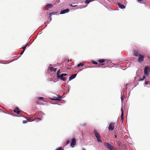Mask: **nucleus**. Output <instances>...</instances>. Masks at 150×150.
<instances>
[{
  "label": "nucleus",
  "instance_id": "f257e3e1",
  "mask_svg": "<svg viewBox=\"0 0 150 150\" xmlns=\"http://www.w3.org/2000/svg\"><path fill=\"white\" fill-rule=\"evenodd\" d=\"M93 133L96 137L97 139V141L98 142H101L102 141L100 138V136L98 132L96 130H95L94 131Z\"/></svg>",
  "mask_w": 150,
  "mask_h": 150
},
{
  "label": "nucleus",
  "instance_id": "f03ea898",
  "mask_svg": "<svg viewBox=\"0 0 150 150\" xmlns=\"http://www.w3.org/2000/svg\"><path fill=\"white\" fill-rule=\"evenodd\" d=\"M150 71V68L147 66L145 67L144 69V74L148 76Z\"/></svg>",
  "mask_w": 150,
  "mask_h": 150
},
{
  "label": "nucleus",
  "instance_id": "7ed1b4c3",
  "mask_svg": "<svg viewBox=\"0 0 150 150\" xmlns=\"http://www.w3.org/2000/svg\"><path fill=\"white\" fill-rule=\"evenodd\" d=\"M105 145L106 147L110 150H116L114 147L108 143H106Z\"/></svg>",
  "mask_w": 150,
  "mask_h": 150
},
{
  "label": "nucleus",
  "instance_id": "20e7f679",
  "mask_svg": "<svg viewBox=\"0 0 150 150\" xmlns=\"http://www.w3.org/2000/svg\"><path fill=\"white\" fill-rule=\"evenodd\" d=\"M115 124V123L114 122H112L110 123V124L108 127V129L109 130H113L114 128Z\"/></svg>",
  "mask_w": 150,
  "mask_h": 150
},
{
  "label": "nucleus",
  "instance_id": "39448f33",
  "mask_svg": "<svg viewBox=\"0 0 150 150\" xmlns=\"http://www.w3.org/2000/svg\"><path fill=\"white\" fill-rule=\"evenodd\" d=\"M139 57L138 59V61L140 63H142L144 60V56L142 55L141 54H140Z\"/></svg>",
  "mask_w": 150,
  "mask_h": 150
},
{
  "label": "nucleus",
  "instance_id": "423d86ee",
  "mask_svg": "<svg viewBox=\"0 0 150 150\" xmlns=\"http://www.w3.org/2000/svg\"><path fill=\"white\" fill-rule=\"evenodd\" d=\"M76 140L75 138L72 139L70 143V145L72 147H74V146L76 145Z\"/></svg>",
  "mask_w": 150,
  "mask_h": 150
},
{
  "label": "nucleus",
  "instance_id": "0eeeda50",
  "mask_svg": "<svg viewBox=\"0 0 150 150\" xmlns=\"http://www.w3.org/2000/svg\"><path fill=\"white\" fill-rule=\"evenodd\" d=\"M61 96H57V97H54L53 98H51V99L53 100L59 101L61 100Z\"/></svg>",
  "mask_w": 150,
  "mask_h": 150
},
{
  "label": "nucleus",
  "instance_id": "6e6552de",
  "mask_svg": "<svg viewBox=\"0 0 150 150\" xmlns=\"http://www.w3.org/2000/svg\"><path fill=\"white\" fill-rule=\"evenodd\" d=\"M57 77V78L60 79L61 80L64 81H65L67 79L66 78L64 77V76H63L61 74L58 76Z\"/></svg>",
  "mask_w": 150,
  "mask_h": 150
},
{
  "label": "nucleus",
  "instance_id": "1a4fd4ad",
  "mask_svg": "<svg viewBox=\"0 0 150 150\" xmlns=\"http://www.w3.org/2000/svg\"><path fill=\"white\" fill-rule=\"evenodd\" d=\"M13 111L14 112L16 113L18 115H19L21 112V111L19 110V108L17 107H16L14 109Z\"/></svg>",
  "mask_w": 150,
  "mask_h": 150
},
{
  "label": "nucleus",
  "instance_id": "9d476101",
  "mask_svg": "<svg viewBox=\"0 0 150 150\" xmlns=\"http://www.w3.org/2000/svg\"><path fill=\"white\" fill-rule=\"evenodd\" d=\"M140 54L139 52L137 50H135L133 52V54L134 56H139Z\"/></svg>",
  "mask_w": 150,
  "mask_h": 150
},
{
  "label": "nucleus",
  "instance_id": "9b49d317",
  "mask_svg": "<svg viewBox=\"0 0 150 150\" xmlns=\"http://www.w3.org/2000/svg\"><path fill=\"white\" fill-rule=\"evenodd\" d=\"M121 150H127V146L125 144H122L120 148Z\"/></svg>",
  "mask_w": 150,
  "mask_h": 150
},
{
  "label": "nucleus",
  "instance_id": "f8f14e48",
  "mask_svg": "<svg viewBox=\"0 0 150 150\" xmlns=\"http://www.w3.org/2000/svg\"><path fill=\"white\" fill-rule=\"evenodd\" d=\"M69 10L68 9H66L62 10L60 12V14H63L68 12Z\"/></svg>",
  "mask_w": 150,
  "mask_h": 150
},
{
  "label": "nucleus",
  "instance_id": "ddd939ff",
  "mask_svg": "<svg viewBox=\"0 0 150 150\" xmlns=\"http://www.w3.org/2000/svg\"><path fill=\"white\" fill-rule=\"evenodd\" d=\"M53 5L50 4H47L46 5V8H50L53 7Z\"/></svg>",
  "mask_w": 150,
  "mask_h": 150
},
{
  "label": "nucleus",
  "instance_id": "4468645a",
  "mask_svg": "<svg viewBox=\"0 0 150 150\" xmlns=\"http://www.w3.org/2000/svg\"><path fill=\"white\" fill-rule=\"evenodd\" d=\"M76 74H74L71 76L69 78V80L71 81L72 79H74L76 76Z\"/></svg>",
  "mask_w": 150,
  "mask_h": 150
},
{
  "label": "nucleus",
  "instance_id": "2eb2a0df",
  "mask_svg": "<svg viewBox=\"0 0 150 150\" xmlns=\"http://www.w3.org/2000/svg\"><path fill=\"white\" fill-rule=\"evenodd\" d=\"M122 144L120 141H117V146H118L120 148Z\"/></svg>",
  "mask_w": 150,
  "mask_h": 150
},
{
  "label": "nucleus",
  "instance_id": "dca6fc26",
  "mask_svg": "<svg viewBox=\"0 0 150 150\" xmlns=\"http://www.w3.org/2000/svg\"><path fill=\"white\" fill-rule=\"evenodd\" d=\"M118 6L121 8L122 9H123L125 8V6H124V5L122 4H121L120 3L118 4Z\"/></svg>",
  "mask_w": 150,
  "mask_h": 150
},
{
  "label": "nucleus",
  "instance_id": "f3484780",
  "mask_svg": "<svg viewBox=\"0 0 150 150\" xmlns=\"http://www.w3.org/2000/svg\"><path fill=\"white\" fill-rule=\"evenodd\" d=\"M106 61V60L104 59H98L97 60V61L98 62L100 63H102L104 62H105Z\"/></svg>",
  "mask_w": 150,
  "mask_h": 150
},
{
  "label": "nucleus",
  "instance_id": "a211bd4d",
  "mask_svg": "<svg viewBox=\"0 0 150 150\" xmlns=\"http://www.w3.org/2000/svg\"><path fill=\"white\" fill-rule=\"evenodd\" d=\"M146 78V76H144L143 77V78H139L138 81H142L144 79Z\"/></svg>",
  "mask_w": 150,
  "mask_h": 150
},
{
  "label": "nucleus",
  "instance_id": "6ab92c4d",
  "mask_svg": "<svg viewBox=\"0 0 150 150\" xmlns=\"http://www.w3.org/2000/svg\"><path fill=\"white\" fill-rule=\"evenodd\" d=\"M121 120H122V122H123V121L124 119V113H121Z\"/></svg>",
  "mask_w": 150,
  "mask_h": 150
},
{
  "label": "nucleus",
  "instance_id": "aec40b11",
  "mask_svg": "<svg viewBox=\"0 0 150 150\" xmlns=\"http://www.w3.org/2000/svg\"><path fill=\"white\" fill-rule=\"evenodd\" d=\"M84 65L82 63H80L78 64L77 65V67H82Z\"/></svg>",
  "mask_w": 150,
  "mask_h": 150
},
{
  "label": "nucleus",
  "instance_id": "412c9836",
  "mask_svg": "<svg viewBox=\"0 0 150 150\" xmlns=\"http://www.w3.org/2000/svg\"><path fill=\"white\" fill-rule=\"evenodd\" d=\"M54 13H51L49 14V18L50 19V21H51L52 20L51 16L52 15L54 14Z\"/></svg>",
  "mask_w": 150,
  "mask_h": 150
},
{
  "label": "nucleus",
  "instance_id": "4be33fe9",
  "mask_svg": "<svg viewBox=\"0 0 150 150\" xmlns=\"http://www.w3.org/2000/svg\"><path fill=\"white\" fill-rule=\"evenodd\" d=\"M94 0H92V1H91L90 0H86L85 1V3L87 4H88L91 1H93Z\"/></svg>",
  "mask_w": 150,
  "mask_h": 150
},
{
  "label": "nucleus",
  "instance_id": "5701e85b",
  "mask_svg": "<svg viewBox=\"0 0 150 150\" xmlns=\"http://www.w3.org/2000/svg\"><path fill=\"white\" fill-rule=\"evenodd\" d=\"M60 73V69H59L57 71V76L58 77V76H59V74Z\"/></svg>",
  "mask_w": 150,
  "mask_h": 150
},
{
  "label": "nucleus",
  "instance_id": "b1692460",
  "mask_svg": "<svg viewBox=\"0 0 150 150\" xmlns=\"http://www.w3.org/2000/svg\"><path fill=\"white\" fill-rule=\"evenodd\" d=\"M92 63L95 64H98V63L94 61L93 60L91 61Z\"/></svg>",
  "mask_w": 150,
  "mask_h": 150
},
{
  "label": "nucleus",
  "instance_id": "393cba45",
  "mask_svg": "<svg viewBox=\"0 0 150 150\" xmlns=\"http://www.w3.org/2000/svg\"><path fill=\"white\" fill-rule=\"evenodd\" d=\"M40 117H38V118H37L36 120H42V116H40Z\"/></svg>",
  "mask_w": 150,
  "mask_h": 150
},
{
  "label": "nucleus",
  "instance_id": "a878e982",
  "mask_svg": "<svg viewBox=\"0 0 150 150\" xmlns=\"http://www.w3.org/2000/svg\"><path fill=\"white\" fill-rule=\"evenodd\" d=\"M124 99V97L123 96H121V100L122 101V102H123V100Z\"/></svg>",
  "mask_w": 150,
  "mask_h": 150
},
{
  "label": "nucleus",
  "instance_id": "bb28decb",
  "mask_svg": "<svg viewBox=\"0 0 150 150\" xmlns=\"http://www.w3.org/2000/svg\"><path fill=\"white\" fill-rule=\"evenodd\" d=\"M56 150H64V149H62V147H60Z\"/></svg>",
  "mask_w": 150,
  "mask_h": 150
},
{
  "label": "nucleus",
  "instance_id": "cd10ccee",
  "mask_svg": "<svg viewBox=\"0 0 150 150\" xmlns=\"http://www.w3.org/2000/svg\"><path fill=\"white\" fill-rule=\"evenodd\" d=\"M49 69H50V70L51 71H52V70H53V67H50L49 68Z\"/></svg>",
  "mask_w": 150,
  "mask_h": 150
},
{
  "label": "nucleus",
  "instance_id": "c85d7f7f",
  "mask_svg": "<svg viewBox=\"0 0 150 150\" xmlns=\"http://www.w3.org/2000/svg\"><path fill=\"white\" fill-rule=\"evenodd\" d=\"M62 75V76H67V74H61Z\"/></svg>",
  "mask_w": 150,
  "mask_h": 150
},
{
  "label": "nucleus",
  "instance_id": "c756f323",
  "mask_svg": "<svg viewBox=\"0 0 150 150\" xmlns=\"http://www.w3.org/2000/svg\"><path fill=\"white\" fill-rule=\"evenodd\" d=\"M26 48V47H25V46H24V47H23L22 48L23 49V50L25 51Z\"/></svg>",
  "mask_w": 150,
  "mask_h": 150
},
{
  "label": "nucleus",
  "instance_id": "7c9ffc66",
  "mask_svg": "<svg viewBox=\"0 0 150 150\" xmlns=\"http://www.w3.org/2000/svg\"><path fill=\"white\" fill-rule=\"evenodd\" d=\"M143 1V0H137V1H138L139 2L142 3V1Z\"/></svg>",
  "mask_w": 150,
  "mask_h": 150
},
{
  "label": "nucleus",
  "instance_id": "2f4dec72",
  "mask_svg": "<svg viewBox=\"0 0 150 150\" xmlns=\"http://www.w3.org/2000/svg\"><path fill=\"white\" fill-rule=\"evenodd\" d=\"M70 6H72V7H75V6H77V5H72L71 4L70 5Z\"/></svg>",
  "mask_w": 150,
  "mask_h": 150
},
{
  "label": "nucleus",
  "instance_id": "473e14b6",
  "mask_svg": "<svg viewBox=\"0 0 150 150\" xmlns=\"http://www.w3.org/2000/svg\"><path fill=\"white\" fill-rule=\"evenodd\" d=\"M149 81H146L145 82V84L147 85L148 84V83H149Z\"/></svg>",
  "mask_w": 150,
  "mask_h": 150
},
{
  "label": "nucleus",
  "instance_id": "72a5a7b5",
  "mask_svg": "<svg viewBox=\"0 0 150 150\" xmlns=\"http://www.w3.org/2000/svg\"><path fill=\"white\" fill-rule=\"evenodd\" d=\"M121 113H123V110L122 108H121Z\"/></svg>",
  "mask_w": 150,
  "mask_h": 150
},
{
  "label": "nucleus",
  "instance_id": "f704fd0d",
  "mask_svg": "<svg viewBox=\"0 0 150 150\" xmlns=\"http://www.w3.org/2000/svg\"><path fill=\"white\" fill-rule=\"evenodd\" d=\"M70 143V141L69 140H67V142L66 145H67Z\"/></svg>",
  "mask_w": 150,
  "mask_h": 150
},
{
  "label": "nucleus",
  "instance_id": "c9c22d12",
  "mask_svg": "<svg viewBox=\"0 0 150 150\" xmlns=\"http://www.w3.org/2000/svg\"><path fill=\"white\" fill-rule=\"evenodd\" d=\"M38 98L39 99H40V100H42L43 98H42V97H39Z\"/></svg>",
  "mask_w": 150,
  "mask_h": 150
},
{
  "label": "nucleus",
  "instance_id": "e433bc0d",
  "mask_svg": "<svg viewBox=\"0 0 150 150\" xmlns=\"http://www.w3.org/2000/svg\"><path fill=\"white\" fill-rule=\"evenodd\" d=\"M104 64L103 63L99 64H98L99 66H100V65H103Z\"/></svg>",
  "mask_w": 150,
  "mask_h": 150
},
{
  "label": "nucleus",
  "instance_id": "4c0bfd02",
  "mask_svg": "<svg viewBox=\"0 0 150 150\" xmlns=\"http://www.w3.org/2000/svg\"><path fill=\"white\" fill-rule=\"evenodd\" d=\"M57 68H55L53 69V70L55 72L56 71Z\"/></svg>",
  "mask_w": 150,
  "mask_h": 150
},
{
  "label": "nucleus",
  "instance_id": "58836bf2",
  "mask_svg": "<svg viewBox=\"0 0 150 150\" xmlns=\"http://www.w3.org/2000/svg\"><path fill=\"white\" fill-rule=\"evenodd\" d=\"M24 51H25L23 50V51H22V52L21 53H20V54H21V55H22V54H23V52H24Z\"/></svg>",
  "mask_w": 150,
  "mask_h": 150
},
{
  "label": "nucleus",
  "instance_id": "ea45409f",
  "mask_svg": "<svg viewBox=\"0 0 150 150\" xmlns=\"http://www.w3.org/2000/svg\"><path fill=\"white\" fill-rule=\"evenodd\" d=\"M26 122H27V121H23V123H26Z\"/></svg>",
  "mask_w": 150,
  "mask_h": 150
},
{
  "label": "nucleus",
  "instance_id": "a19ab883",
  "mask_svg": "<svg viewBox=\"0 0 150 150\" xmlns=\"http://www.w3.org/2000/svg\"><path fill=\"white\" fill-rule=\"evenodd\" d=\"M28 45V43H27L25 45V46L26 47H27V46Z\"/></svg>",
  "mask_w": 150,
  "mask_h": 150
},
{
  "label": "nucleus",
  "instance_id": "79ce46f5",
  "mask_svg": "<svg viewBox=\"0 0 150 150\" xmlns=\"http://www.w3.org/2000/svg\"><path fill=\"white\" fill-rule=\"evenodd\" d=\"M40 114H41V115H44V114L43 113H42V112H41V113H40Z\"/></svg>",
  "mask_w": 150,
  "mask_h": 150
},
{
  "label": "nucleus",
  "instance_id": "37998d69",
  "mask_svg": "<svg viewBox=\"0 0 150 150\" xmlns=\"http://www.w3.org/2000/svg\"><path fill=\"white\" fill-rule=\"evenodd\" d=\"M115 138H116L117 137V136L116 134L115 135Z\"/></svg>",
  "mask_w": 150,
  "mask_h": 150
},
{
  "label": "nucleus",
  "instance_id": "c03bdc74",
  "mask_svg": "<svg viewBox=\"0 0 150 150\" xmlns=\"http://www.w3.org/2000/svg\"><path fill=\"white\" fill-rule=\"evenodd\" d=\"M82 150H86L85 148H83Z\"/></svg>",
  "mask_w": 150,
  "mask_h": 150
}]
</instances>
